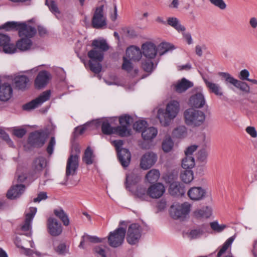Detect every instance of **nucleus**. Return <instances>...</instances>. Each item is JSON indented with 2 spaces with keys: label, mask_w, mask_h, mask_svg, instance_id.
I'll return each instance as SVG.
<instances>
[{
  "label": "nucleus",
  "mask_w": 257,
  "mask_h": 257,
  "mask_svg": "<svg viewBox=\"0 0 257 257\" xmlns=\"http://www.w3.org/2000/svg\"><path fill=\"white\" fill-rule=\"evenodd\" d=\"M179 110V103L175 100L170 101L167 104L165 109L162 108L159 109L157 113V117L161 125L164 126L169 125L171 121L178 115Z\"/></svg>",
  "instance_id": "f257e3e1"
},
{
  "label": "nucleus",
  "mask_w": 257,
  "mask_h": 257,
  "mask_svg": "<svg viewBox=\"0 0 257 257\" xmlns=\"http://www.w3.org/2000/svg\"><path fill=\"white\" fill-rule=\"evenodd\" d=\"M185 123L188 126L197 127L202 125L205 120V113L199 110L193 108L187 109L184 111Z\"/></svg>",
  "instance_id": "f03ea898"
},
{
  "label": "nucleus",
  "mask_w": 257,
  "mask_h": 257,
  "mask_svg": "<svg viewBox=\"0 0 257 257\" xmlns=\"http://www.w3.org/2000/svg\"><path fill=\"white\" fill-rule=\"evenodd\" d=\"M68 158L66 167V178L67 180L70 176H74L76 174L77 170L79 167V154L80 153V149L79 146L74 145L72 147V153Z\"/></svg>",
  "instance_id": "7ed1b4c3"
},
{
  "label": "nucleus",
  "mask_w": 257,
  "mask_h": 257,
  "mask_svg": "<svg viewBox=\"0 0 257 257\" xmlns=\"http://www.w3.org/2000/svg\"><path fill=\"white\" fill-rule=\"evenodd\" d=\"M125 234L126 229L121 227L110 232L107 236L108 244L114 248L120 246L123 242Z\"/></svg>",
  "instance_id": "20e7f679"
},
{
  "label": "nucleus",
  "mask_w": 257,
  "mask_h": 257,
  "mask_svg": "<svg viewBox=\"0 0 257 257\" xmlns=\"http://www.w3.org/2000/svg\"><path fill=\"white\" fill-rule=\"evenodd\" d=\"M218 74L225 80V83L226 85H232L244 93L250 92V87L246 82L235 79L227 72H219Z\"/></svg>",
  "instance_id": "39448f33"
},
{
  "label": "nucleus",
  "mask_w": 257,
  "mask_h": 257,
  "mask_svg": "<svg viewBox=\"0 0 257 257\" xmlns=\"http://www.w3.org/2000/svg\"><path fill=\"white\" fill-rule=\"evenodd\" d=\"M91 25L93 28L97 29H102L106 26V17L104 15L103 5L95 8L91 19Z\"/></svg>",
  "instance_id": "423d86ee"
},
{
  "label": "nucleus",
  "mask_w": 257,
  "mask_h": 257,
  "mask_svg": "<svg viewBox=\"0 0 257 257\" xmlns=\"http://www.w3.org/2000/svg\"><path fill=\"white\" fill-rule=\"evenodd\" d=\"M142 227L138 223L131 224L127 229L126 241L131 245L138 243L142 236Z\"/></svg>",
  "instance_id": "0eeeda50"
},
{
  "label": "nucleus",
  "mask_w": 257,
  "mask_h": 257,
  "mask_svg": "<svg viewBox=\"0 0 257 257\" xmlns=\"http://www.w3.org/2000/svg\"><path fill=\"white\" fill-rule=\"evenodd\" d=\"M190 210V205L187 203L181 204L172 205L170 208V213L175 219L185 218Z\"/></svg>",
  "instance_id": "6e6552de"
},
{
  "label": "nucleus",
  "mask_w": 257,
  "mask_h": 257,
  "mask_svg": "<svg viewBox=\"0 0 257 257\" xmlns=\"http://www.w3.org/2000/svg\"><path fill=\"white\" fill-rule=\"evenodd\" d=\"M47 135L44 132L35 131L29 135L28 142L32 147L41 148L45 143Z\"/></svg>",
  "instance_id": "1a4fd4ad"
},
{
  "label": "nucleus",
  "mask_w": 257,
  "mask_h": 257,
  "mask_svg": "<svg viewBox=\"0 0 257 257\" xmlns=\"http://www.w3.org/2000/svg\"><path fill=\"white\" fill-rule=\"evenodd\" d=\"M48 232L53 236L60 235L63 230L61 223L53 217H49L47 220Z\"/></svg>",
  "instance_id": "9d476101"
},
{
  "label": "nucleus",
  "mask_w": 257,
  "mask_h": 257,
  "mask_svg": "<svg viewBox=\"0 0 257 257\" xmlns=\"http://www.w3.org/2000/svg\"><path fill=\"white\" fill-rule=\"evenodd\" d=\"M193 86V83L183 77L177 80L171 85V89L176 92L181 94Z\"/></svg>",
  "instance_id": "9b49d317"
},
{
  "label": "nucleus",
  "mask_w": 257,
  "mask_h": 257,
  "mask_svg": "<svg viewBox=\"0 0 257 257\" xmlns=\"http://www.w3.org/2000/svg\"><path fill=\"white\" fill-rule=\"evenodd\" d=\"M10 38L9 36L0 33V51L2 50L5 53L12 54L16 51L14 44L11 43Z\"/></svg>",
  "instance_id": "f8f14e48"
},
{
  "label": "nucleus",
  "mask_w": 257,
  "mask_h": 257,
  "mask_svg": "<svg viewBox=\"0 0 257 257\" xmlns=\"http://www.w3.org/2000/svg\"><path fill=\"white\" fill-rule=\"evenodd\" d=\"M50 79V74L48 71L46 70L41 71L34 81L35 87L37 89L44 88L48 83Z\"/></svg>",
  "instance_id": "ddd939ff"
},
{
  "label": "nucleus",
  "mask_w": 257,
  "mask_h": 257,
  "mask_svg": "<svg viewBox=\"0 0 257 257\" xmlns=\"http://www.w3.org/2000/svg\"><path fill=\"white\" fill-rule=\"evenodd\" d=\"M157 155L153 152H148L144 154L141 158L140 166L144 169H150L156 162Z\"/></svg>",
  "instance_id": "4468645a"
},
{
  "label": "nucleus",
  "mask_w": 257,
  "mask_h": 257,
  "mask_svg": "<svg viewBox=\"0 0 257 257\" xmlns=\"http://www.w3.org/2000/svg\"><path fill=\"white\" fill-rule=\"evenodd\" d=\"M18 32L20 37L29 39L35 35L37 30L34 27L28 25L25 23H20Z\"/></svg>",
  "instance_id": "2eb2a0df"
},
{
  "label": "nucleus",
  "mask_w": 257,
  "mask_h": 257,
  "mask_svg": "<svg viewBox=\"0 0 257 257\" xmlns=\"http://www.w3.org/2000/svg\"><path fill=\"white\" fill-rule=\"evenodd\" d=\"M206 193V190L202 187H193L188 191L187 195L190 199L194 201H199L205 197Z\"/></svg>",
  "instance_id": "dca6fc26"
},
{
  "label": "nucleus",
  "mask_w": 257,
  "mask_h": 257,
  "mask_svg": "<svg viewBox=\"0 0 257 257\" xmlns=\"http://www.w3.org/2000/svg\"><path fill=\"white\" fill-rule=\"evenodd\" d=\"M165 191L163 184L158 183L151 185L148 189V194L152 198H159L163 195Z\"/></svg>",
  "instance_id": "f3484780"
},
{
  "label": "nucleus",
  "mask_w": 257,
  "mask_h": 257,
  "mask_svg": "<svg viewBox=\"0 0 257 257\" xmlns=\"http://www.w3.org/2000/svg\"><path fill=\"white\" fill-rule=\"evenodd\" d=\"M142 54L147 59H154L157 53V49L154 44L147 42L142 45Z\"/></svg>",
  "instance_id": "a211bd4d"
},
{
  "label": "nucleus",
  "mask_w": 257,
  "mask_h": 257,
  "mask_svg": "<svg viewBox=\"0 0 257 257\" xmlns=\"http://www.w3.org/2000/svg\"><path fill=\"white\" fill-rule=\"evenodd\" d=\"M169 192L172 196H182L186 192L185 186L182 183L173 182L170 185Z\"/></svg>",
  "instance_id": "6ab92c4d"
},
{
  "label": "nucleus",
  "mask_w": 257,
  "mask_h": 257,
  "mask_svg": "<svg viewBox=\"0 0 257 257\" xmlns=\"http://www.w3.org/2000/svg\"><path fill=\"white\" fill-rule=\"evenodd\" d=\"M50 97H36L32 101L23 104L22 108L23 110L30 111L41 106L44 102L49 100Z\"/></svg>",
  "instance_id": "aec40b11"
},
{
  "label": "nucleus",
  "mask_w": 257,
  "mask_h": 257,
  "mask_svg": "<svg viewBox=\"0 0 257 257\" xmlns=\"http://www.w3.org/2000/svg\"><path fill=\"white\" fill-rule=\"evenodd\" d=\"M118 159L121 166L124 168L127 167L131 160V154L130 151L125 148H122L117 153Z\"/></svg>",
  "instance_id": "412c9836"
},
{
  "label": "nucleus",
  "mask_w": 257,
  "mask_h": 257,
  "mask_svg": "<svg viewBox=\"0 0 257 257\" xmlns=\"http://www.w3.org/2000/svg\"><path fill=\"white\" fill-rule=\"evenodd\" d=\"M25 185L17 184L12 186L8 191L7 197L10 199H15L19 197L25 191Z\"/></svg>",
  "instance_id": "4be33fe9"
},
{
  "label": "nucleus",
  "mask_w": 257,
  "mask_h": 257,
  "mask_svg": "<svg viewBox=\"0 0 257 257\" xmlns=\"http://www.w3.org/2000/svg\"><path fill=\"white\" fill-rule=\"evenodd\" d=\"M15 87L17 89L25 91L28 89L30 85L29 78L25 75L16 76L14 80Z\"/></svg>",
  "instance_id": "5701e85b"
},
{
  "label": "nucleus",
  "mask_w": 257,
  "mask_h": 257,
  "mask_svg": "<svg viewBox=\"0 0 257 257\" xmlns=\"http://www.w3.org/2000/svg\"><path fill=\"white\" fill-rule=\"evenodd\" d=\"M37 209L36 207H30L29 212L25 215V219L24 223L21 226V229L23 231H27L29 230L31 227L32 220L37 212Z\"/></svg>",
  "instance_id": "b1692460"
},
{
  "label": "nucleus",
  "mask_w": 257,
  "mask_h": 257,
  "mask_svg": "<svg viewBox=\"0 0 257 257\" xmlns=\"http://www.w3.org/2000/svg\"><path fill=\"white\" fill-rule=\"evenodd\" d=\"M126 57L131 60L138 61L142 57V52L139 47L131 46L126 50Z\"/></svg>",
  "instance_id": "393cba45"
},
{
  "label": "nucleus",
  "mask_w": 257,
  "mask_h": 257,
  "mask_svg": "<svg viewBox=\"0 0 257 257\" xmlns=\"http://www.w3.org/2000/svg\"><path fill=\"white\" fill-rule=\"evenodd\" d=\"M46 164V159L42 156L36 158L33 162L32 169L34 174H39L45 167Z\"/></svg>",
  "instance_id": "a878e982"
},
{
  "label": "nucleus",
  "mask_w": 257,
  "mask_h": 257,
  "mask_svg": "<svg viewBox=\"0 0 257 257\" xmlns=\"http://www.w3.org/2000/svg\"><path fill=\"white\" fill-rule=\"evenodd\" d=\"M32 46V41L28 38H22L17 41L15 45L16 49L21 51H26L30 49Z\"/></svg>",
  "instance_id": "bb28decb"
},
{
  "label": "nucleus",
  "mask_w": 257,
  "mask_h": 257,
  "mask_svg": "<svg viewBox=\"0 0 257 257\" xmlns=\"http://www.w3.org/2000/svg\"><path fill=\"white\" fill-rule=\"evenodd\" d=\"M204 81L210 92L216 95L221 96L223 95L222 88L219 84L210 82L207 79H204Z\"/></svg>",
  "instance_id": "cd10ccee"
},
{
  "label": "nucleus",
  "mask_w": 257,
  "mask_h": 257,
  "mask_svg": "<svg viewBox=\"0 0 257 257\" xmlns=\"http://www.w3.org/2000/svg\"><path fill=\"white\" fill-rule=\"evenodd\" d=\"M166 24L174 28L178 32H184L186 30L185 27L180 24L178 19L176 17H169Z\"/></svg>",
  "instance_id": "c85d7f7f"
},
{
  "label": "nucleus",
  "mask_w": 257,
  "mask_h": 257,
  "mask_svg": "<svg viewBox=\"0 0 257 257\" xmlns=\"http://www.w3.org/2000/svg\"><path fill=\"white\" fill-rule=\"evenodd\" d=\"M88 56L91 59L90 61L101 62L104 58V53L94 48L88 52Z\"/></svg>",
  "instance_id": "c756f323"
},
{
  "label": "nucleus",
  "mask_w": 257,
  "mask_h": 257,
  "mask_svg": "<svg viewBox=\"0 0 257 257\" xmlns=\"http://www.w3.org/2000/svg\"><path fill=\"white\" fill-rule=\"evenodd\" d=\"M54 214L61 220L64 226L69 225L70 223L69 219L66 213L62 208L54 209Z\"/></svg>",
  "instance_id": "7c9ffc66"
},
{
  "label": "nucleus",
  "mask_w": 257,
  "mask_h": 257,
  "mask_svg": "<svg viewBox=\"0 0 257 257\" xmlns=\"http://www.w3.org/2000/svg\"><path fill=\"white\" fill-rule=\"evenodd\" d=\"M13 89L10 84L5 82L1 84L0 80V96H12Z\"/></svg>",
  "instance_id": "2f4dec72"
},
{
  "label": "nucleus",
  "mask_w": 257,
  "mask_h": 257,
  "mask_svg": "<svg viewBox=\"0 0 257 257\" xmlns=\"http://www.w3.org/2000/svg\"><path fill=\"white\" fill-rule=\"evenodd\" d=\"M158 134L157 130L154 127L146 128L142 133V136L145 140L153 139Z\"/></svg>",
  "instance_id": "473e14b6"
},
{
  "label": "nucleus",
  "mask_w": 257,
  "mask_h": 257,
  "mask_svg": "<svg viewBox=\"0 0 257 257\" xmlns=\"http://www.w3.org/2000/svg\"><path fill=\"white\" fill-rule=\"evenodd\" d=\"M139 180V176L134 172H132L126 174L125 179L126 188H130L131 185L137 184Z\"/></svg>",
  "instance_id": "72a5a7b5"
},
{
  "label": "nucleus",
  "mask_w": 257,
  "mask_h": 257,
  "mask_svg": "<svg viewBox=\"0 0 257 257\" xmlns=\"http://www.w3.org/2000/svg\"><path fill=\"white\" fill-rule=\"evenodd\" d=\"M212 213L211 209L206 206L205 207L202 208L200 209L194 211V214L196 218H208L209 217Z\"/></svg>",
  "instance_id": "f704fd0d"
},
{
  "label": "nucleus",
  "mask_w": 257,
  "mask_h": 257,
  "mask_svg": "<svg viewBox=\"0 0 257 257\" xmlns=\"http://www.w3.org/2000/svg\"><path fill=\"white\" fill-rule=\"evenodd\" d=\"M94 157L92 150L90 147H88L85 151L82 160L86 164L91 165L93 163Z\"/></svg>",
  "instance_id": "c9c22d12"
},
{
  "label": "nucleus",
  "mask_w": 257,
  "mask_h": 257,
  "mask_svg": "<svg viewBox=\"0 0 257 257\" xmlns=\"http://www.w3.org/2000/svg\"><path fill=\"white\" fill-rule=\"evenodd\" d=\"M187 128L184 125H180L175 128L172 132L173 138L182 139L187 135Z\"/></svg>",
  "instance_id": "e433bc0d"
},
{
  "label": "nucleus",
  "mask_w": 257,
  "mask_h": 257,
  "mask_svg": "<svg viewBox=\"0 0 257 257\" xmlns=\"http://www.w3.org/2000/svg\"><path fill=\"white\" fill-rule=\"evenodd\" d=\"M92 46L94 47V48L96 49H99V50L102 51L103 52L107 51L109 49V46L104 40H94L92 41Z\"/></svg>",
  "instance_id": "4c0bfd02"
},
{
  "label": "nucleus",
  "mask_w": 257,
  "mask_h": 257,
  "mask_svg": "<svg viewBox=\"0 0 257 257\" xmlns=\"http://www.w3.org/2000/svg\"><path fill=\"white\" fill-rule=\"evenodd\" d=\"M204 97H190L189 105L195 108H201L205 104Z\"/></svg>",
  "instance_id": "58836bf2"
},
{
  "label": "nucleus",
  "mask_w": 257,
  "mask_h": 257,
  "mask_svg": "<svg viewBox=\"0 0 257 257\" xmlns=\"http://www.w3.org/2000/svg\"><path fill=\"white\" fill-rule=\"evenodd\" d=\"M235 239V236H232L228 238L219 249L217 254V257H221L227 250L229 247H230L231 244Z\"/></svg>",
  "instance_id": "ea45409f"
},
{
  "label": "nucleus",
  "mask_w": 257,
  "mask_h": 257,
  "mask_svg": "<svg viewBox=\"0 0 257 257\" xmlns=\"http://www.w3.org/2000/svg\"><path fill=\"white\" fill-rule=\"evenodd\" d=\"M114 134H118L121 137L129 136L131 135V129H130L129 127H127L126 125H120V126L114 127Z\"/></svg>",
  "instance_id": "a19ab883"
},
{
  "label": "nucleus",
  "mask_w": 257,
  "mask_h": 257,
  "mask_svg": "<svg viewBox=\"0 0 257 257\" xmlns=\"http://www.w3.org/2000/svg\"><path fill=\"white\" fill-rule=\"evenodd\" d=\"M180 174L181 180L185 183H189L193 179V173L191 170L184 169Z\"/></svg>",
  "instance_id": "79ce46f5"
},
{
  "label": "nucleus",
  "mask_w": 257,
  "mask_h": 257,
  "mask_svg": "<svg viewBox=\"0 0 257 257\" xmlns=\"http://www.w3.org/2000/svg\"><path fill=\"white\" fill-rule=\"evenodd\" d=\"M159 177V171L158 170L152 169L147 174L146 178L149 183H153L158 180Z\"/></svg>",
  "instance_id": "37998d69"
},
{
  "label": "nucleus",
  "mask_w": 257,
  "mask_h": 257,
  "mask_svg": "<svg viewBox=\"0 0 257 257\" xmlns=\"http://www.w3.org/2000/svg\"><path fill=\"white\" fill-rule=\"evenodd\" d=\"M20 22H8L0 27V29H5L7 31L11 30H17L19 31Z\"/></svg>",
  "instance_id": "c03bdc74"
},
{
  "label": "nucleus",
  "mask_w": 257,
  "mask_h": 257,
  "mask_svg": "<svg viewBox=\"0 0 257 257\" xmlns=\"http://www.w3.org/2000/svg\"><path fill=\"white\" fill-rule=\"evenodd\" d=\"M195 166L193 157H185L182 161V167L184 169L191 170Z\"/></svg>",
  "instance_id": "a18cd8bd"
},
{
  "label": "nucleus",
  "mask_w": 257,
  "mask_h": 257,
  "mask_svg": "<svg viewBox=\"0 0 257 257\" xmlns=\"http://www.w3.org/2000/svg\"><path fill=\"white\" fill-rule=\"evenodd\" d=\"M173 48L174 46L171 45L170 43L167 42H162L158 46L157 52L158 51L159 55L162 56L168 52L169 50L173 49Z\"/></svg>",
  "instance_id": "49530a36"
},
{
  "label": "nucleus",
  "mask_w": 257,
  "mask_h": 257,
  "mask_svg": "<svg viewBox=\"0 0 257 257\" xmlns=\"http://www.w3.org/2000/svg\"><path fill=\"white\" fill-rule=\"evenodd\" d=\"M205 225H203L201 228L191 230L188 234L190 239H194L199 238L204 233L203 228Z\"/></svg>",
  "instance_id": "de8ad7c7"
},
{
  "label": "nucleus",
  "mask_w": 257,
  "mask_h": 257,
  "mask_svg": "<svg viewBox=\"0 0 257 257\" xmlns=\"http://www.w3.org/2000/svg\"><path fill=\"white\" fill-rule=\"evenodd\" d=\"M101 131L103 134L110 135L114 133V127H112L107 120L104 121L101 124Z\"/></svg>",
  "instance_id": "09e8293b"
},
{
  "label": "nucleus",
  "mask_w": 257,
  "mask_h": 257,
  "mask_svg": "<svg viewBox=\"0 0 257 257\" xmlns=\"http://www.w3.org/2000/svg\"><path fill=\"white\" fill-rule=\"evenodd\" d=\"M153 59H147L142 62V67L144 70L147 72L151 73L155 68Z\"/></svg>",
  "instance_id": "8fccbe9b"
},
{
  "label": "nucleus",
  "mask_w": 257,
  "mask_h": 257,
  "mask_svg": "<svg viewBox=\"0 0 257 257\" xmlns=\"http://www.w3.org/2000/svg\"><path fill=\"white\" fill-rule=\"evenodd\" d=\"M136 194L138 198L142 200H147L149 196L148 194V190L144 187H138Z\"/></svg>",
  "instance_id": "3c124183"
},
{
  "label": "nucleus",
  "mask_w": 257,
  "mask_h": 257,
  "mask_svg": "<svg viewBox=\"0 0 257 257\" xmlns=\"http://www.w3.org/2000/svg\"><path fill=\"white\" fill-rule=\"evenodd\" d=\"M100 62L89 61V66L90 69L95 74L99 73L102 69V66Z\"/></svg>",
  "instance_id": "603ef678"
},
{
  "label": "nucleus",
  "mask_w": 257,
  "mask_h": 257,
  "mask_svg": "<svg viewBox=\"0 0 257 257\" xmlns=\"http://www.w3.org/2000/svg\"><path fill=\"white\" fill-rule=\"evenodd\" d=\"M147 126V122L143 120L137 121L133 125V128L136 131L142 133Z\"/></svg>",
  "instance_id": "864d4df0"
},
{
  "label": "nucleus",
  "mask_w": 257,
  "mask_h": 257,
  "mask_svg": "<svg viewBox=\"0 0 257 257\" xmlns=\"http://www.w3.org/2000/svg\"><path fill=\"white\" fill-rule=\"evenodd\" d=\"M133 118L132 116L128 114H125L119 117V122L120 125H126L130 127L131 123L133 122Z\"/></svg>",
  "instance_id": "5fc2aeb1"
},
{
  "label": "nucleus",
  "mask_w": 257,
  "mask_h": 257,
  "mask_svg": "<svg viewBox=\"0 0 257 257\" xmlns=\"http://www.w3.org/2000/svg\"><path fill=\"white\" fill-rule=\"evenodd\" d=\"M174 145V143L170 138L166 139L162 143V149L165 152H170Z\"/></svg>",
  "instance_id": "6e6d98bb"
},
{
  "label": "nucleus",
  "mask_w": 257,
  "mask_h": 257,
  "mask_svg": "<svg viewBox=\"0 0 257 257\" xmlns=\"http://www.w3.org/2000/svg\"><path fill=\"white\" fill-rule=\"evenodd\" d=\"M130 60L126 56L123 57L122 69L127 72L132 71L133 68V64Z\"/></svg>",
  "instance_id": "4d7b16f0"
},
{
  "label": "nucleus",
  "mask_w": 257,
  "mask_h": 257,
  "mask_svg": "<svg viewBox=\"0 0 257 257\" xmlns=\"http://www.w3.org/2000/svg\"><path fill=\"white\" fill-rule=\"evenodd\" d=\"M210 225L213 230L217 232H222L226 227V225H220L218 224L217 221H213L210 222Z\"/></svg>",
  "instance_id": "13d9d810"
},
{
  "label": "nucleus",
  "mask_w": 257,
  "mask_h": 257,
  "mask_svg": "<svg viewBox=\"0 0 257 257\" xmlns=\"http://www.w3.org/2000/svg\"><path fill=\"white\" fill-rule=\"evenodd\" d=\"M55 145V138L54 137H52L46 149V151L49 155H51L53 153L54 148Z\"/></svg>",
  "instance_id": "bf43d9fd"
},
{
  "label": "nucleus",
  "mask_w": 257,
  "mask_h": 257,
  "mask_svg": "<svg viewBox=\"0 0 257 257\" xmlns=\"http://www.w3.org/2000/svg\"><path fill=\"white\" fill-rule=\"evenodd\" d=\"M211 4L221 10H224L226 7V5L223 0H209Z\"/></svg>",
  "instance_id": "052dcab7"
},
{
  "label": "nucleus",
  "mask_w": 257,
  "mask_h": 257,
  "mask_svg": "<svg viewBox=\"0 0 257 257\" xmlns=\"http://www.w3.org/2000/svg\"><path fill=\"white\" fill-rule=\"evenodd\" d=\"M83 238H85L86 241H88L92 243H99L102 242V239L96 236H91L85 233L83 235Z\"/></svg>",
  "instance_id": "680f3d73"
},
{
  "label": "nucleus",
  "mask_w": 257,
  "mask_h": 257,
  "mask_svg": "<svg viewBox=\"0 0 257 257\" xmlns=\"http://www.w3.org/2000/svg\"><path fill=\"white\" fill-rule=\"evenodd\" d=\"M46 5H47L49 7L50 10L52 12L59 13V11L57 7V6L54 1H51L50 3H49L48 0H46Z\"/></svg>",
  "instance_id": "e2e57ef3"
},
{
  "label": "nucleus",
  "mask_w": 257,
  "mask_h": 257,
  "mask_svg": "<svg viewBox=\"0 0 257 257\" xmlns=\"http://www.w3.org/2000/svg\"><path fill=\"white\" fill-rule=\"evenodd\" d=\"M91 124V122L86 123L83 125L77 126L75 128L74 133L77 135H82L87 129V127Z\"/></svg>",
  "instance_id": "0e129e2a"
},
{
  "label": "nucleus",
  "mask_w": 257,
  "mask_h": 257,
  "mask_svg": "<svg viewBox=\"0 0 257 257\" xmlns=\"http://www.w3.org/2000/svg\"><path fill=\"white\" fill-rule=\"evenodd\" d=\"M0 138L7 142L10 145L13 144V142L10 138L9 135L1 128H0Z\"/></svg>",
  "instance_id": "69168bd1"
},
{
  "label": "nucleus",
  "mask_w": 257,
  "mask_h": 257,
  "mask_svg": "<svg viewBox=\"0 0 257 257\" xmlns=\"http://www.w3.org/2000/svg\"><path fill=\"white\" fill-rule=\"evenodd\" d=\"M207 155V151L205 149H203L198 152L197 158L201 162H203L206 159Z\"/></svg>",
  "instance_id": "338daca9"
},
{
  "label": "nucleus",
  "mask_w": 257,
  "mask_h": 257,
  "mask_svg": "<svg viewBox=\"0 0 257 257\" xmlns=\"http://www.w3.org/2000/svg\"><path fill=\"white\" fill-rule=\"evenodd\" d=\"M192 94L190 96H203L202 88L201 87H196L192 89Z\"/></svg>",
  "instance_id": "774afa93"
}]
</instances>
